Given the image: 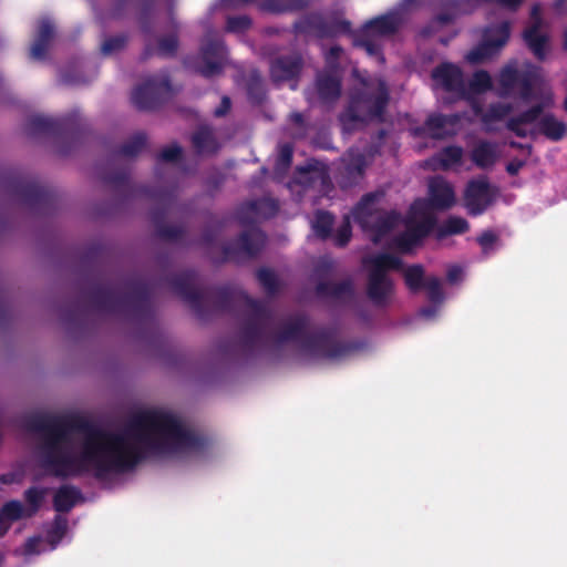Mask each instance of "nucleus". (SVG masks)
Masks as SVG:
<instances>
[{
  "label": "nucleus",
  "instance_id": "f257e3e1",
  "mask_svg": "<svg viewBox=\"0 0 567 567\" xmlns=\"http://www.w3.org/2000/svg\"><path fill=\"white\" fill-rule=\"evenodd\" d=\"M28 426L44 435L39 447L40 466L62 480L90 471L97 480L132 471L143 454L128 437L157 456L204 447V440L187 430L178 416L162 410L137 413L121 433L104 430L81 416L38 415Z\"/></svg>",
  "mask_w": 567,
  "mask_h": 567
},
{
  "label": "nucleus",
  "instance_id": "f03ea898",
  "mask_svg": "<svg viewBox=\"0 0 567 567\" xmlns=\"http://www.w3.org/2000/svg\"><path fill=\"white\" fill-rule=\"evenodd\" d=\"M261 302L270 312V318L265 323L255 319L250 308L241 307L239 309V312L244 311L247 315L239 331V341L245 349L252 350L257 346L267 342L276 344L300 342L302 350L327 359H340L355 350L352 343L338 341L329 330L322 329L318 332L309 333V318L303 313L291 317L280 329L269 332L268 330L274 321V313L264 301Z\"/></svg>",
  "mask_w": 567,
  "mask_h": 567
},
{
  "label": "nucleus",
  "instance_id": "7ed1b4c3",
  "mask_svg": "<svg viewBox=\"0 0 567 567\" xmlns=\"http://www.w3.org/2000/svg\"><path fill=\"white\" fill-rule=\"evenodd\" d=\"M197 274L185 270L168 278L172 290L187 302L199 319H206L210 312L239 313L241 307L252 310L255 319L265 323L270 312L261 302L246 291L230 285L218 286L200 291L195 287Z\"/></svg>",
  "mask_w": 567,
  "mask_h": 567
},
{
  "label": "nucleus",
  "instance_id": "20e7f679",
  "mask_svg": "<svg viewBox=\"0 0 567 567\" xmlns=\"http://www.w3.org/2000/svg\"><path fill=\"white\" fill-rule=\"evenodd\" d=\"M102 181L125 199L146 197L159 204L161 207L155 208L151 214L157 237L168 241H177L184 236L185 231L183 227L164 223L167 210L177 197L176 187H155L133 184L130 179V171L126 168L104 173Z\"/></svg>",
  "mask_w": 567,
  "mask_h": 567
},
{
  "label": "nucleus",
  "instance_id": "39448f33",
  "mask_svg": "<svg viewBox=\"0 0 567 567\" xmlns=\"http://www.w3.org/2000/svg\"><path fill=\"white\" fill-rule=\"evenodd\" d=\"M278 210V202L269 197L243 203L237 210V219L241 226L248 228L235 241L224 245L223 261H237L243 256L256 257L265 247L267 236L254 224L259 219L275 217Z\"/></svg>",
  "mask_w": 567,
  "mask_h": 567
},
{
  "label": "nucleus",
  "instance_id": "423d86ee",
  "mask_svg": "<svg viewBox=\"0 0 567 567\" xmlns=\"http://www.w3.org/2000/svg\"><path fill=\"white\" fill-rule=\"evenodd\" d=\"M125 286L128 291L118 295L113 286L97 284L89 289L86 297L99 311L120 313L130 309L140 319L151 318L153 311L148 285L142 280H130Z\"/></svg>",
  "mask_w": 567,
  "mask_h": 567
},
{
  "label": "nucleus",
  "instance_id": "0eeeda50",
  "mask_svg": "<svg viewBox=\"0 0 567 567\" xmlns=\"http://www.w3.org/2000/svg\"><path fill=\"white\" fill-rule=\"evenodd\" d=\"M389 102L390 92L384 81H379L374 87L365 85L355 89L350 93L339 121L347 132H353L373 121L382 123Z\"/></svg>",
  "mask_w": 567,
  "mask_h": 567
},
{
  "label": "nucleus",
  "instance_id": "6e6552de",
  "mask_svg": "<svg viewBox=\"0 0 567 567\" xmlns=\"http://www.w3.org/2000/svg\"><path fill=\"white\" fill-rule=\"evenodd\" d=\"M363 265L368 270L367 297L375 307L384 308L389 306L394 296L395 287L388 272L402 270V259L390 252H380L365 258Z\"/></svg>",
  "mask_w": 567,
  "mask_h": 567
},
{
  "label": "nucleus",
  "instance_id": "1a4fd4ad",
  "mask_svg": "<svg viewBox=\"0 0 567 567\" xmlns=\"http://www.w3.org/2000/svg\"><path fill=\"white\" fill-rule=\"evenodd\" d=\"M403 23L400 12L391 11L368 20L360 29L352 31L353 47L363 49L368 55L384 62L380 38L395 34Z\"/></svg>",
  "mask_w": 567,
  "mask_h": 567
},
{
  "label": "nucleus",
  "instance_id": "9d476101",
  "mask_svg": "<svg viewBox=\"0 0 567 567\" xmlns=\"http://www.w3.org/2000/svg\"><path fill=\"white\" fill-rule=\"evenodd\" d=\"M86 131V123L79 111L61 117L32 115L27 120L25 132L30 137L53 136L58 140H70L72 143L81 138Z\"/></svg>",
  "mask_w": 567,
  "mask_h": 567
},
{
  "label": "nucleus",
  "instance_id": "9b49d317",
  "mask_svg": "<svg viewBox=\"0 0 567 567\" xmlns=\"http://www.w3.org/2000/svg\"><path fill=\"white\" fill-rule=\"evenodd\" d=\"M383 196L382 193H368L361 197L352 209L354 220L364 229L374 231L382 236L388 234L395 226L399 215L396 212H381L375 208L377 202Z\"/></svg>",
  "mask_w": 567,
  "mask_h": 567
},
{
  "label": "nucleus",
  "instance_id": "f8f14e48",
  "mask_svg": "<svg viewBox=\"0 0 567 567\" xmlns=\"http://www.w3.org/2000/svg\"><path fill=\"white\" fill-rule=\"evenodd\" d=\"M11 193L24 205L39 212H49L55 207L58 197L54 189L40 184L32 177H17L10 183Z\"/></svg>",
  "mask_w": 567,
  "mask_h": 567
},
{
  "label": "nucleus",
  "instance_id": "ddd939ff",
  "mask_svg": "<svg viewBox=\"0 0 567 567\" xmlns=\"http://www.w3.org/2000/svg\"><path fill=\"white\" fill-rule=\"evenodd\" d=\"M293 29L299 34L312 35L317 39H332L340 34L351 33V22L338 17L327 18L321 12H309L302 16Z\"/></svg>",
  "mask_w": 567,
  "mask_h": 567
},
{
  "label": "nucleus",
  "instance_id": "4468645a",
  "mask_svg": "<svg viewBox=\"0 0 567 567\" xmlns=\"http://www.w3.org/2000/svg\"><path fill=\"white\" fill-rule=\"evenodd\" d=\"M173 95L168 74L150 76L132 92V102L141 111L158 109Z\"/></svg>",
  "mask_w": 567,
  "mask_h": 567
},
{
  "label": "nucleus",
  "instance_id": "2eb2a0df",
  "mask_svg": "<svg viewBox=\"0 0 567 567\" xmlns=\"http://www.w3.org/2000/svg\"><path fill=\"white\" fill-rule=\"evenodd\" d=\"M511 23L503 21L485 28L482 42L466 54V60L478 64L495 55L508 41Z\"/></svg>",
  "mask_w": 567,
  "mask_h": 567
},
{
  "label": "nucleus",
  "instance_id": "dca6fc26",
  "mask_svg": "<svg viewBox=\"0 0 567 567\" xmlns=\"http://www.w3.org/2000/svg\"><path fill=\"white\" fill-rule=\"evenodd\" d=\"M464 206L471 216L482 215L493 202L491 184L486 176L467 182L464 189Z\"/></svg>",
  "mask_w": 567,
  "mask_h": 567
},
{
  "label": "nucleus",
  "instance_id": "f3484780",
  "mask_svg": "<svg viewBox=\"0 0 567 567\" xmlns=\"http://www.w3.org/2000/svg\"><path fill=\"white\" fill-rule=\"evenodd\" d=\"M461 121L458 114H430L422 126L413 130L416 136H427L432 140H445L456 134V126Z\"/></svg>",
  "mask_w": 567,
  "mask_h": 567
},
{
  "label": "nucleus",
  "instance_id": "a211bd4d",
  "mask_svg": "<svg viewBox=\"0 0 567 567\" xmlns=\"http://www.w3.org/2000/svg\"><path fill=\"white\" fill-rule=\"evenodd\" d=\"M172 31L156 38L154 44L151 40L145 41L144 49L141 53L140 60L147 61L150 58L156 55L162 59L175 58L179 49L178 23L172 18Z\"/></svg>",
  "mask_w": 567,
  "mask_h": 567
},
{
  "label": "nucleus",
  "instance_id": "6ab92c4d",
  "mask_svg": "<svg viewBox=\"0 0 567 567\" xmlns=\"http://www.w3.org/2000/svg\"><path fill=\"white\" fill-rule=\"evenodd\" d=\"M226 55V47L221 39L213 38L200 48L203 65L199 73L205 78H212L223 71V61Z\"/></svg>",
  "mask_w": 567,
  "mask_h": 567
},
{
  "label": "nucleus",
  "instance_id": "aec40b11",
  "mask_svg": "<svg viewBox=\"0 0 567 567\" xmlns=\"http://www.w3.org/2000/svg\"><path fill=\"white\" fill-rule=\"evenodd\" d=\"M315 89L319 102L324 106L331 107L341 96V78L331 70L320 71L316 75Z\"/></svg>",
  "mask_w": 567,
  "mask_h": 567
},
{
  "label": "nucleus",
  "instance_id": "412c9836",
  "mask_svg": "<svg viewBox=\"0 0 567 567\" xmlns=\"http://www.w3.org/2000/svg\"><path fill=\"white\" fill-rule=\"evenodd\" d=\"M431 75L433 81L440 84L444 91L462 96L465 94L463 72L456 64L443 62L433 69Z\"/></svg>",
  "mask_w": 567,
  "mask_h": 567
},
{
  "label": "nucleus",
  "instance_id": "4be33fe9",
  "mask_svg": "<svg viewBox=\"0 0 567 567\" xmlns=\"http://www.w3.org/2000/svg\"><path fill=\"white\" fill-rule=\"evenodd\" d=\"M303 68V59L299 53L280 55L270 63V76L276 83L297 80Z\"/></svg>",
  "mask_w": 567,
  "mask_h": 567
},
{
  "label": "nucleus",
  "instance_id": "5701e85b",
  "mask_svg": "<svg viewBox=\"0 0 567 567\" xmlns=\"http://www.w3.org/2000/svg\"><path fill=\"white\" fill-rule=\"evenodd\" d=\"M426 207L436 210H446L455 204V192L453 186L443 177H434L429 183V199Z\"/></svg>",
  "mask_w": 567,
  "mask_h": 567
},
{
  "label": "nucleus",
  "instance_id": "b1692460",
  "mask_svg": "<svg viewBox=\"0 0 567 567\" xmlns=\"http://www.w3.org/2000/svg\"><path fill=\"white\" fill-rule=\"evenodd\" d=\"M414 215L422 216V219L415 223L409 221L406 230L421 244L436 226V218L433 215L426 214V202L424 199H416L410 208Z\"/></svg>",
  "mask_w": 567,
  "mask_h": 567
},
{
  "label": "nucleus",
  "instance_id": "393cba45",
  "mask_svg": "<svg viewBox=\"0 0 567 567\" xmlns=\"http://www.w3.org/2000/svg\"><path fill=\"white\" fill-rule=\"evenodd\" d=\"M545 110V105L543 103H537L529 109L520 112L518 115L509 117L506 121V128L514 133L517 137L525 138L530 136V131L528 132L524 125L534 124L542 118V114Z\"/></svg>",
  "mask_w": 567,
  "mask_h": 567
},
{
  "label": "nucleus",
  "instance_id": "a878e982",
  "mask_svg": "<svg viewBox=\"0 0 567 567\" xmlns=\"http://www.w3.org/2000/svg\"><path fill=\"white\" fill-rule=\"evenodd\" d=\"M295 181L306 189L318 187L319 192H324L331 187L329 174L324 169H318L312 165L298 167Z\"/></svg>",
  "mask_w": 567,
  "mask_h": 567
},
{
  "label": "nucleus",
  "instance_id": "bb28decb",
  "mask_svg": "<svg viewBox=\"0 0 567 567\" xmlns=\"http://www.w3.org/2000/svg\"><path fill=\"white\" fill-rule=\"evenodd\" d=\"M295 181L306 189L318 187L319 192H324L331 187L329 174L324 169H318L312 165L298 167Z\"/></svg>",
  "mask_w": 567,
  "mask_h": 567
},
{
  "label": "nucleus",
  "instance_id": "cd10ccee",
  "mask_svg": "<svg viewBox=\"0 0 567 567\" xmlns=\"http://www.w3.org/2000/svg\"><path fill=\"white\" fill-rule=\"evenodd\" d=\"M190 142L197 155H215L220 150V143L209 125L198 126L192 134Z\"/></svg>",
  "mask_w": 567,
  "mask_h": 567
},
{
  "label": "nucleus",
  "instance_id": "c85d7f7f",
  "mask_svg": "<svg viewBox=\"0 0 567 567\" xmlns=\"http://www.w3.org/2000/svg\"><path fill=\"white\" fill-rule=\"evenodd\" d=\"M472 110L476 116L481 118L482 124L485 127L486 132H494L495 128L492 127L494 122L503 121L507 115H509L513 111V106L508 103H492L487 106L486 110L478 103L472 105Z\"/></svg>",
  "mask_w": 567,
  "mask_h": 567
},
{
  "label": "nucleus",
  "instance_id": "c756f323",
  "mask_svg": "<svg viewBox=\"0 0 567 567\" xmlns=\"http://www.w3.org/2000/svg\"><path fill=\"white\" fill-rule=\"evenodd\" d=\"M536 134L544 135L551 142H558L566 136L567 124L558 120L554 114L548 113L542 116L535 128L530 131V136H535Z\"/></svg>",
  "mask_w": 567,
  "mask_h": 567
},
{
  "label": "nucleus",
  "instance_id": "7c9ffc66",
  "mask_svg": "<svg viewBox=\"0 0 567 567\" xmlns=\"http://www.w3.org/2000/svg\"><path fill=\"white\" fill-rule=\"evenodd\" d=\"M316 295L320 298H331L340 300L351 298L354 295V285L351 278H347L340 282H331L328 280H319L315 288Z\"/></svg>",
  "mask_w": 567,
  "mask_h": 567
},
{
  "label": "nucleus",
  "instance_id": "2f4dec72",
  "mask_svg": "<svg viewBox=\"0 0 567 567\" xmlns=\"http://www.w3.org/2000/svg\"><path fill=\"white\" fill-rule=\"evenodd\" d=\"M54 35V27L49 19L39 22L34 42L30 49V58L42 61L47 58L50 43Z\"/></svg>",
  "mask_w": 567,
  "mask_h": 567
},
{
  "label": "nucleus",
  "instance_id": "473e14b6",
  "mask_svg": "<svg viewBox=\"0 0 567 567\" xmlns=\"http://www.w3.org/2000/svg\"><path fill=\"white\" fill-rule=\"evenodd\" d=\"M540 27L542 20L537 18V21L532 23V25L524 31L523 37L535 58L539 61H544L547 55L548 38L539 32Z\"/></svg>",
  "mask_w": 567,
  "mask_h": 567
},
{
  "label": "nucleus",
  "instance_id": "72a5a7b5",
  "mask_svg": "<svg viewBox=\"0 0 567 567\" xmlns=\"http://www.w3.org/2000/svg\"><path fill=\"white\" fill-rule=\"evenodd\" d=\"M82 498L80 488L74 485H62L53 496V507L58 513H69Z\"/></svg>",
  "mask_w": 567,
  "mask_h": 567
},
{
  "label": "nucleus",
  "instance_id": "f704fd0d",
  "mask_svg": "<svg viewBox=\"0 0 567 567\" xmlns=\"http://www.w3.org/2000/svg\"><path fill=\"white\" fill-rule=\"evenodd\" d=\"M471 159L478 168H487L497 159L496 145L488 141H481L471 152Z\"/></svg>",
  "mask_w": 567,
  "mask_h": 567
},
{
  "label": "nucleus",
  "instance_id": "c9c22d12",
  "mask_svg": "<svg viewBox=\"0 0 567 567\" xmlns=\"http://www.w3.org/2000/svg\"><path fill=\"white\" fill-rule=\"evenodd\" d=\"M334 221L336 218L332 213L318 209L315 212L312 230L319 239L327 240L332 236Z\"/></svg>",
  "mask_w": 567,
  "mask_h": 567
},
{
  "label": "nucleus",
  "instance_id": "e433bc0d",
  "mask_svg": "<svg viewBox=\"0 0 567 567\" xmlns=\"http://www.w3.org/2000/svg\"><path fill=\"white\" fill-rule=\"evenodd\" d=\"M310 0H262L259 9L269 13H284L305 9Z\"/></svg>",
  "mask_w": 567,
  "mask_h": 567
},
{
  "label": "nucleus",
  "instance_id": "4c0bfd02",
  "mask_svg": "<svg viewBox=\"0 0 567 567\" xmlns=\"http://www.w3.org/2000/svg\"><path fill=\"white\" fill-rule=\"evenodd\" d=\"M540 80L539 69L532 65L523 71L517 85H519V97L524 102H529L534 97L535 85Z\"/></svg>",
  "mask_w": 567,
  "mask_h": 567
},
{
  "label": "nucleus",
  "instance_id": "58836bf2",
  "mask_svg": "<svg viewBox=\"0 0 567 567\" xmlns=\"http://www.w3.org/2000/svg\"><path fill=\"white\" fill-rule=\"evenodd\" d=\"M147 143V136L144 132H137L132 135L123 145H121L115 152V156L133 158L137 156L145 147Z\"/></svg>",
  "mask_w": 567,
  "mask_h": 567
},
{
  "label": "nucleus",
  "instance_id": "ea45409f",
  "mask_svg": "<svg viewBox=\"0 0 567 567\" xmlns=\"http://www.w3.org/2000/svg\"><path fill=\"white\" fill-rule=\"evenodd\" d=\"M470 229L468 221L460 216H450L436 228L435 236L437 239H444L452 235H461Z\"/></svg>",
  "mask_w": 567,
  "mask_h": 567
},
{
  "label": "nucleus",
  "instance_id": "a19ab883",
  "mask_svg": "<svg viewBox=\"0 0 567 567\" xmlns=\"http://www.w3.org/2000/svg\"><path fill=\"white\" fill-rule=\"evenodd\" d=\"M365 168V157L361 153L349 154V158L344 163L343 173L348 181L344 185H351L362 177Z\"/></svg>",
  "mask_w": 567,
  "mask_h": 567
},
{
  "label": "nucleus",
  "instance_id": "79ce46f5",
  "mask_svg": "<svg viewBox=\"0 0 567 567\" xmlns=\"http://www.w3.org/2000/svg\"><path fill=\"white\" fill-rule=\"evenodd\" d=\"M463 157V148L457 145L443 147L435 156L441 168L449 169L453 165L460 164Z\"/></svg>",
  "mask_w": 567,
  "mask_h": 567
},
{
  "label": "nucleus",
  "instance_id": "37998d69",
  "mask_svg": "<svg viewBox=\"0 0 567 567\" xmlns=\"http://www.w3.org/2000/svg\"><path fill=\"white\" fill-rule=\"evenodd\" d=\"M256 277L268 296H275L279 292L280 282L274 270L261 267L257 270Z\"/></svg>",
  "mask_w": 567,
  "mask_h": 567
},
{
  "label": "nucleus",
  "instance_id": "c03bdc74",
  "mask_svg": "<svg viewBox=\"0 0 567 567\" xmlns=\"http://www.w3.org/2000/svg\"><path fill=\"white\" fill-rule=\"evenodd\" d=\"M425 280L424 268L422 265H411L404 270L405 285L412 292H417L423 289Z\"/></svg>",
  "mask_w": 567,
  "mask_h": 567
},
{
  "label": "nucleus",
  "instance_id": "a18cd8bd",
  "mask_svg": "<svg viewBox=\"0 0 567 567\" xmlns=\"http://www.w3.org/2000/svg\"><path fill=\"white\" fill-rule=\"evenodd\" d=\"M522 72H519L516 66L507 64L505 65L498 75V83L503 91V94H509L513 89L517 85L519 76Z\"/></svg>",
  "mask_w": 567,
  "mask_h": 567
},
{
  "label": "nucleus",
  "instance_id": "49530a36",
  "mask_svg": "<svg viewBox=\"0 0 567 567\" xmlns=\"http://www.w3.org/2000/svg\"><path fill=\"white\" fill-rule=\"evenodd\" d=\"M130 41V35L126 32L110 35L104 39L101 44V52L103 55H111L124 50Z\"/></svg>",
  "mask_w": 567,
  "mask_h": 567
},
{
  "label": "nucleus",
  "instance_id": "de8ad7c7",
  "mask_svg": "<svg viewBox=\"0 0 567 567\" xmlns=\"http://www.w3.org/2000/svg\"><path fill=\"white\" fill-rule=\"evenodd\" d=\"M423 289L426 290L427 299L434 303L440 305L444 300V291L442 288L441 279L435 276L426 278Z\"/></svg>",
  "mask_w": 567,
  "mask_h": 567
},
{
  "label": "nucleus",
  "instance_id": "09e8293b",
  "mask_svg": "<svg viewBox=\"0 0 567 567\" xmlns=\"http://www.w3.org/2000/svg\"><path fill=\"white\" fill-rule=\"evenodd\" d=\"M252 21L247 14L228 16L225 30L229 33H245L250 29Z\"/></svg>",
  "mask_w": 567,
  "mask_h": 567
},
{
  "label": "nucleus",
  "instance_id": "8fccbe9b",
  "mask_svg": "<svg viewBox=\"0 0 567 567\" xmlns=\"http://www.w3.org/2000/svg\"><path fill=\"white\" fill-rule=\"evenodd\" d=\"M23 516V506L19 501H9L0 508V523H13Z\"/></svg>",
  "mask_w": 567,
  "mask_h": 567
},
{
  "label": "nucleus",
  "instance_id": "3c124183",
  "mask_svg": "<svg viewBox=\"0 0 567 567\" xmlns=\"http://www.w3.org/2000/svg\"><path fill=\"white\" fill-rule=\"evenodd\" d=\"M470 87L475 93H485L493 87L489 73L485 70L476 71L470 82Z\"/></svg>",
  "mask_w": 567,
  "mask_h": 567
},
{
  "label": "nucleus",
  "instance_id": "603ef678",
  "mask_svg": "<svg viewBox=\"0 0 567 567\" xmlns=\"http://www.w3.org/2000/svg\"><path fill=\"white\" fill-rule=\"evenodd\" d=\"M352 237V226L349 215H344L341 225L338 227L333 241L339 248L346 247Z\"/></svg>",
  "mask_w": 567,
  "mask_h": 567
},
{
  "label": "nucleus",
  "instance_id": "864d4df0",
  "mask_svg": "<svg viewBox=\"0 0 567 567\" xmlns=\"http://www.w3.org/2000/svg\"><path fill=\"white\" fill-rule=\"evenodd\" d=\"M155 0H145L140 14V28L144 35L152 33L151 11Z\"/></svg>",
  "mask_w": 567,
  "mask_h": 567
},
{
  "label": "nucleus",
  "instance_id": "5fc2aeb1",
  "mask_svg": "<svg viewBox=\"0 0 567 567\" xmlns=\"http://www.w3.org/2000/svg\"><path fill=\"white\" fill-rule=\"evenodd\" d=\"M183 157V148L174 143L167 147H164L157 155L158 162L176 163Z\"/></svg>",
  "mask_w": 567,
  "mask_h": 567
},
{
  "label": "nucleus",
  "instance_id": "6e6d98bb",
  "mask_svg": "<svg viewBox=\"0 0 567 567\" xmlns=\"http://www.w3.org/2000/svg\"><path fill=\"white\" fill-rule=\"evenodd\" d=\"M45 491L38 487H30L24 492L27 503L32 507V513L39 511L44 498Z\"/></svg>",
  "mask_w": 567,
  "mask_h": 567
},
{
  "label": "nucleus",
  "instance_id": "4d7b16f0",
  "mask_svg": "<svg viewBox=\"0 0 567 567\" xmlns=\"http://www.w3.org/2000/svg\"><path fill=\"white\" fill-rule=\"evenodd\" d=\"M442 9L453 11L457 14H470L471 8L466 7L465 0H440Z\"/></svg>",
  "mask_w": 567,
  "mask_h": 567
},
{
  "label": "nucleus",
  "instance_id": "13d9d810",
  "mask_svg": "<svg viewBox=\"0 0 567 567\" xmlns=\"http://www.w3.org/2000/svg\"><path fill=\"white\" fill-rule=\"evenodd\" d=\"M293 148L290 144L280 146L279 154L276 161V166L280 168H288L292 163Z\"/></svg>",
  "mask_w": 567,
  "mask_h": 567
},
{
  "label": "nucleus",
  "instance_id": "bf43d9fd",
  "mask_svg": "<svg viewBox=\"0 0 567 567\" xmlns=\"http://www.w3.org/2000/svg\"><path fill=\"white\" fill-rule=\"evenodd\" d=\"M395 245L402 252H409L413 247L420 245V243L410 231L405 230L395 239Z\"/></svg>",
  "mask_w": 567,
  "mask_h": 567
},
{
  "label": "nucleus",
  "instance_id": "052dcab7",
  "mask_svg": "<svg viewBox=\"0 0 567 567\" xmlns=\"http://www.w3.org/2000/svg\"><path fill=\"white\" fill-rule=\"evenodd\" d=\"M343 52V49L334 44L332 45L326 53L324 59L328 66H334L338 64V61Z\"/></svg>",
  "mask_w": 567,
  "mask_h": 567
},
{
  "label": "nucleus",
  "instance_id": "680f3d73",
  "mask_svg": "<svg viewBox=\"0 0 567 567\" xmlns=\"http://www.w3.org/2000/svg\"><path fill=\"white\" fill-rule=\"evenodd\" d=\"M65 530H66V520L64 518H61L58 516L54 518V522L49 532V535L51 537L56 538V536H58L59 538H61L64 535Z\"/></svg>",
  "mask_w": 567,
  "mask_h": 567
},
{
  "label": "nucleus",
  "instance_id": "e2e57ef3",
  "mask_svg": "<svg viewBox=\"0 0 567 567\" xmlns=\"http://www.w3.org/2000/svg\"><path fill=\"white\" fill-rule=\"evenodd\" d=\"M496 240L497 236L492 230L483 231L477 238V243L484 250H487L492 245L496 243Z\"/></svg>",
  "mask_w": 567,
  "mask_h": 567
},
{
  "label": "nucleus",
  "instance_id": "0e129e2a",
  "mask_svg": "<svg viewBox=\"0 0 567 567\" xmlns=\"http://www.w3.org/2000/svg\"><path fill=\"white\" fill-rule=\"evenodd\" d=\"M231 109V101L228 96H223L219 105L214 111V116L223 117L229 113Z\"/></svg>",
  "mask_w": 567,
  "mask_h": 567
},
{
  "label": "nucleus",
  "instance_id": "69168bd1",
  "mask_svg": "<svg viewBox=\"0 0 567 567\" xmlns=\"http://www.w3.org/2000/svg\"><path fill=\"white\" fill-rule=\"evenodd\" d=\"M332 269H333V261L323 260V261L319 262L318 266L316 267V274L318 277L324 278V277L329 276V274L332 271Z\"/></svg>",
  "mask_w": 567,
  "mask_h": 567
},
{
  "label": "nucleus",
  "instance_id": "338daca9",
  "mask_svg": "<svg viewBox=\"0 0 567 567\" xmlns=\"http://www.w3.org/2000/svg\"><path fill=\"white\" fill-rule=\"evenodd\" d=\"M526 162L519 158H514L506 165V172L511 176H516L519 171L525 166Z\"/></svg>",
  "mask_w": 567,
  "mask_h": 567
},
{
  "label": "nucleus",
  "instance_id": "774afa93",
  "mask_svg": "<svg viewBox=\"0 0 567 567\" xmlns=\"http://www.w3.org/2000/svg\"><path fill=\"white\" fill-rule=\"evenodd\" d=\"M462 276V268L460 266L453 265L447 269L446 279L450 284H455L460 280Z\"/></svg>",
  "mask_w": 567,
  "mask_h": 567
}]
</instances>
